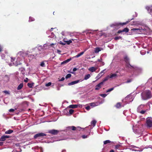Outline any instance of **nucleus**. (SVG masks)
<instances>
[{
    "label": "nucleus",
    "instance_id": "nucleus-1",
    "mask_svg": "<svg viewBox=\"0 0 152 152\" xmlns=\"http://www.w3.org/2000/svg\"><path fill=\"white\" fill-rule=\"evenodd\" d=\"M141 96L143 100H145L149 99L152 96L151 91L149 90H146L142 93Z\"/></svg>",
    "mask_w": 152,
    "mask_h": 152
},
{
    "label": "nucleus",
    "instance_id": "nucleus-2",
    "mask_svg": "<svg viewBox=\"0 0 152 152\" xmlns=\"http://www.w3.org/2000/svg\"><path fill=\"white\" fill-rule=\"evenodd\" d=\"M46 136V134L44 133H38L36 134H35L34 136V137L35 139L37 138V137H44Z\"/></svg>",
    "mask_w": 152,
    "mask_h": 152
},
{
    "label": "nucleus",
    "instance_id": "nucleus-3",
    "mask_svg": "<svg viewBox=\"0 0 152 152\" xmlns=\"http://www.w3.org/2000/svg\"><path fill=\"white\" fill-rule=\"evenodd\" d=\"M132 19H129L128 21H127L125 23H117L116 24V26H119L120 25L123 26L124 25H125L127 24L129 22H130Z\"/></svg>",
    "mask_w": 152,
    "mask_h": 152
},
{
    "label": "nucleus",
    "instance_id": "nucleus-4",
    "mask_svg": "<svg viewBox=\"0 0 152 152\" xmlns=\"http://www.w3.org/2000/svg\"><path fill=\"white\" fill-rule=\"evenodd\" d=\"M145 9L147 10L148 12L152 16V6H146ZM152 23V20H151Z\"/></svg>",
    "mask_w": 152,
    "mask_h": 152
},
{
    "label": "nucleus",
    "instance_id": "nucleus-5",
    "mask_svg": "<svg viewBox=\"0 0 152 152\" xmlns=\"http://www.w3.org/2000/svg\"><path fill=\"white\" fill-rule=\"evenodd\" d=\"M82 81V80H75L74 81H73L70 83H68V85L70 86L74 85L75 84H76V83H78L80 81L81 82Z\"/></svg>",
    "mask_w": 152,
    "mask_h": 152
},
{
    "label": "nucleus",
    "instance_id": "nucleus-6",
    "mask_svg": "<svg viewBox=\"0 0 152 152\" xmlns=\"http://www.w3.org/2000/svg\"><path fill=\"white\" fill-rule=\"evenodd\" d=\"M103 83L102 82H100L96 86L95 90H99L100 88H101V86L103 85Z\"/></svg>",
    "mask_w": 152,
    "mask_h": 152
},
{
    "label": "nucleus",
    "instance_id": "nucleus-7",
    "mask_svg": "<svg viewBox=\"0 0 152 152\" xmlns=\"http://www.w3.org/2000/svg\"><path fill=\"white\" fill-rule=\"evenodd\" d=\"M127 64L126 65V67H128L129 68L131 69V68H133L134 69H136L137 68L136 67L133 66H132L130 65L129 62V63H126Z\"/></svg>",
    "mask_w": 152,
    "mask_h": 152
},
{
    "label": "nucleus",
    "instance_id": "nucleus-8",
    "mask_svg": "<svg viewBox=\"0 0 152 152\" xmlns=\"http://www.w3.org/2000/svg\"><path fill=\"white\" fill-rule=\"evenodd\" d=\"M58 131L57 130L53 129L50 130L49 131V132L51 134L56 135L58 134Z\"/></svg>",
    "mask_w": 152,
    "mask_h": 152
},
{
    "label": "nucleus",
    "instance_id": "nucleus-9",
    "mask_svg": "<svg viewBox=\"0 0 152 152\" xmlns=\"http://www.w3.org/2000/svg\"><path fill=\"white\" fill-rule=\"evenodd\" d=\"M97 69V67H95L92 66L90 67L88 69V70L91 72H93L95 71Z\"/></svg>",
    "mask_w": 152,
    "mask_h": 152
},
{
    "label": "nucleus",
    "instance_id": "nucleus-10",
    "mask_svg": "<svg viewBox=\"0 0 152 152\" xmlns=\"http://www.w3.org/2000/svg\"><path fill=\"white\" fill-rule=\"evenodd\" d=\"M146 124H152V118H147L146 119Z\"/></svg>",
    "mask_w": 152,
    "mask_h": 152
},
{
    "label": "nucleus",
    "instance_id": "nucleus-11",
    "mask_svg": "<svg viewBox=\"0 0 152 152\" xmlns=\"http://www.w3.org/2000/svg\"><path fill=\"white\" fill-rule=\"evenodd\" d=\"M124 61L126 63H129V59L127 56H125L124 58Z\"/></svg>",
    "mask_w": 152,
    "mask_h": 152
},
{
    "label": "nucleus",
    "instance_id": "nucleus-12",
    "mask_svg": "<svg viewBox=\"0 0 152 152\" xmlns=\"http://www.w3.org/2000/svg\"><path fill=\"white\" fill-rule=\"evenodd\" d=\"M78 105L77 104H72L69 105L68 107L72 108H75L77 107Z\"/></svg>",
    "mask_w": 152,
    "mask_h": 152
},
{
    "label": "nucleus",
    "instance_id": "nucleus-13",
    "mask_svg": "<svg viewBox=\"0 0 152 152\" xmlns=\"http://www.w3.org/2000/svg\"><path fill=\"white\" fill-rule=\"evenodd\" d=\"M144 126L147 129H150L152 128V124H144Z\"/></svg>",
    "mask_w": 152,
    "mask_h": 152
},
{
    "label": "nucleus",
    "instance_id": "nucleus-14",
    "mask_svg": "<svg viewBox=\"0 0 152 152\" xmlns=\"http://www.w3.org/2000/svg\"><path fill=\"white\" fill-rule=\"evenodd\" d=\"M71 60V58H69L67 59V60L63 61V62L61 63V64H65L70 61Z\"/></svg>",
    "mask_w": 152,
    "mask_h": 152
},
{
    "label": "nucleus",
    "instance_id": "nucleus-15",
    "mask_svg": "<svg viewBox=\"0 0 152 152\" xmlns=\"http://www.w3.org/2000/svg\"><path fill=\"white\" fill-rule=\"evenodd\" d=\"M132 150L135 151H140V148L135 146H133L132 147Z\"/></svg>",
    "mask_w": 152,
    "mask_h": 152
},
{
    "label": "nucleus",
    "instance_id": "nucleus-16",
    "mask_svg": "<svg viewBox=\"0 0 152 152\" xmlns=\"http://www.w3.org/2000/svg\"><path fill=\"white\" fill-rule=\"evenodd\" d=\"M110 78L109 77V75H107V76H106L104 80H103L102 82L103 83H104L106 81H107V80H108V79Z\"/></svg>",
    "mask_w": 152,
    "mask_h": 152
},
{
    "label": "nucleus",
    "instance_id": "nucleus-17",
    "mask_svg": "<svg viewBox=\"0 0 152 152\" xmlns=\"http://www.w3.org/2000/svg\"><path fill=\"white\" fill-rule=\"evenodd\" d=\"M23 86V83H21L20 84L19 86H18L17 87V89L18 90H19L21 89Z\"/></svg>",
    "mask_w": 152,
    "mask_h": 152
},
{
    "label": "nucleus",
    "instance_id": "nucleus-18",
    "mask_svg": "<svg viewBox=\"0 0 152 152\" xmlns=\"http://www.w3.org/2000/svg\"><path fill=\"white\" fill-rule=\"evenodd\" d=\"M84 53V52L82 51L80 52L79 54H77V55H76L75 57V58H78L82 55Z\"/></svg>",
    "mask_w": 152,
    "mask_h": 152
},
{
    "label": "nucleus",
    "instance_id": "nucleus-19",
    "mask_svg": "<svg viewBox=\"0 0 152 152\" xmlns=\"http://www.w3.org/2000/svg\"><path fill=\"white\" fill-rule=\"evenodd\" d=\"M90 77L91 75L90 74H87L85 75L84 78V79L85 80H87L88 78H89Z\"/></svg>",
    "mask_w": 152,
    "mask_h": 152
},
{
    "label": "nucleus",
    "instance_id": "nucleus-20",
    "mask_svg": "<svg viewBox=\"0 0 152 152\" xmlns=\"http://www.w3.org/2000/svg\"><path fill=\"white\" fill-rule=\"evenodd\" d=\"M115 107L117 108H120L121 107V103L120 102L117 103L115 105Z\"/></svg>",
    "mask_w": 152,
    "mask_h": 152
},
{
    "label": "nucleus",
    "instance_id": "nucleus-21",
    "mask_svg": "<svg viewBox=\"0 0 152 152\" xmlns=\"http://www.w3.org/2000/svg\"><path fill=\"white\" fill-rule=\"evenodd\" d=\"M101 51V50L100 49V48H95V50L94 52L96 53H98L99 51Z\"/></svg>",
    "mask_w": 152,
    "mask_h": 152
},
{
    "label": "nucleus",
    "instance_id": "nucleus-22",
    "mask_svg": "<svg viewBox=\"0 0 152 152\" xmlns=\"http://www.w3.org/2000/svg\"><path fill=\"white\" fill-rule=\"evenodd\" d=\"M13 131L12 130H9L5 132L6 134H10L13 132Z\"/></svg>",
    "mask_w": 152,
    "mask_h": 152
},
{
    "label": "nucleus",
    "instance_id": "nucleus-23",
    "mask_svg": "<svg viewBox=\"0 0 152 152\" xmlns=\"http://www.w3.org/2000/svg\"><path fill=\"white\" fill-rule=\"evenodd\" d=\"M117 75L116 74H111L109 75V77L110 78H112L113 77H115L117 76Z\"/></svg>",
    "mask_w": 152,
    "mask_h": 152
},
{
    "label": "nucleus",
    "instance_id": "nucleus-24",
    "mask_svg": "<svg viewBox=\"0 0 152 152\" xmlns=\"http://www.w3.org/2000/svg\"><path fill=\"white\" fill-rule=\"evenodd\" d=\"M129 29L127 28H125L122 30L123 32H127L129 31Z\"/></svg>",
    "mask_w": 152,
    "mask_h": 152
},
{
    "label": "nucleus",
    "instance_id": "nucleus-25",
    "mask_svg": "<svg viewBox=\"0 0 152 152\" xmlns=\"http://www.w3.org/2000/svg\"><path fill=\"white\" fill-rule=\"evenodd\" d=\"M13 64L15 66H17L20 64V62L18 61H16L15 62H13Z\"/></svg>",
    "mask_w": 152,
    "mask_h": 152
},
{
    "label": "nucleus",
    "instance_id": "nucleus-26",
    "mask_svg": "<svg viewBox=\"0 0 152 152\" xmlns=\"http://www.w3.org/2000/svg\"><path fill=\"white\" fill-rule=\"evenodd\" d=\"M89 104L92 107H95L96 106V103L95 102H92L90 103Z\"/></svg>",
    "mask_w": 152,
    "mask_h": 152
},
{
    "label": "nucleus",
    "instance_id": "nucleus-27",
    "mask_svg": "<svg viewBox=\"0 0 152 152\" xmlns=\"http://www.w3.org/2000/svg\"><path fill=\"white\" fill-rule=\"evenodd\" d=\"M132 79H129L127 80V81H126L124 82V83H129L131 82L132 81Z\"/></svg>",
    "mask_w": 152,
    "mask_h": 152
},
{
    "label": "nucleus",
    "instance_id": "nucleus-28",
    "mask_svg": "<svg viewBox=\"0 0 152 152\" xmlns=\"http://www.w3.org/2000/svg\"><path fill=\"white\" fill-rule=\"evenodd\" d=\"M5 140L6 139L4 136H2L0 139V140L1 141H5Z\"/></svg>",
    "mask_w": 152,
    "mask_h": 152
},
{
    "label": "nucleus",
    "instance_id": "nucleus-29",
    "mask_svg": "<svg viewBox=\"0 0 152 152\" xmlns=\"http://www.w3.org/2000/svg\"><path fill=\"white\" fill-rule=\"evenodd\" d=\"M71 75L70 74H67L65 77V78L66 79H68V78H70L71 77Z\"/></svg>",
    "mask_w": 152,
    "mask_h": 152
},
{
    "label": "nucleus",
    "instance_id": "nucleus-30",
    "mask_svg": "<svg viewBox=\"0 0 152 152\" xmlns=\"http://www.w3.org/2000/svg\"><path fill=\"white\" fill-rule=\"evenodd\" d=\"M114 89V88H109V89H108L107 91H106V92H110L111 91H113V90Z\"/></svg>",
    "mask_w": 152,
    "mask_h": 152
},
{
    "label": "nucleus",
    "instance_id": "nucleus-31",
    "mask_svg": "<svg viewBox=\"0 0 152 152\" xmlns=\"http://www.w3.org/2000/svg\"><path fill=\"white\" fill-rule=\"evenodd\" d=\"M111 142V141L110 140H106L105 141H104V144H106L107 143H110Z\"/></svg>",
    "mask_w": 152,
    "mask_h": 152
},
{
    "label": "nucleus",
    "instance_id": "nucleus-32",
    "mask_svg": "<svg viewBox=\"0 0 152 152\" xmlns=\"http://www.w3.org/2000/svg\"><path fill=\"white\" fill-rule=\"evenodd\" d=\"M121 39V37L120 36L116 37H115L114 38V39L116 40H117L119 39Z\"/></svg>",
    "mask_w": 152,
    "mask_h": 152
},
{
    "label": "nucleus",
    "instance_id": "nucleus-33",
    "mask_svg": "<svg viewBox=\"0 0 152 152\" xmlns=\"http://www.w3.org/2000/svg\"><path fill=\"white\" fill-rule=\"evenodd\" d=\"M74 112V110L72 109H70L69 110V113L71 115Z\"/></svg>",
    "mask_w": 152,
    "mask_h": 152
},
{
    "label": "nucleus",
    "instance_id": "nucleus-34",
    "mask_svg": "<svg viewBox=\"0 0 152 152\" xmlns=\"http://www.w3.org/2000/svg\"><path fill=\"white\" fill-rule=\"evenodd\" d=\"M66 42L67 43V44L68 45L70 44V43H71L72 42V40H69V41H66Z\"/></svg>",
    "mask_w": 152,
    "mask_h": 152
},
{
    "label": "nucleus",
    "instance_id": "nucleus-35",
    "mask_svg": "<svg viewBox=\"0 0 152 152\" xmlns=\"http://www.w3.org/2000/svg\"><path fill=\"white\" fill-rule=\"evenodd\" d=\"M34 20V19L32 17H30L29 18V21H32Z\"/></svg>",
    "mask_w": 152,
    "mask_h": 152
},
{
    "label": "nucleus",
    "instance_id": "nucleus-36",
    "mask_svg": "<svg viewBox=\"0 0 152 152\" xmlns=\"http://www.w3.org/2000/svg\"><path fill=\"white\" fill-rule=\"evenodd\" d=\"M27 86H28L29 88H32V84L31 83H28V84H27Z\"/></svg>",
    "mask_w": 152,
    "mask_h": 152
},
{
    "label": "nucleus",
    "instance_id": "nucleus-37",
    "mask_svg": "<svg viewBox=\"0 0 152 152\" xmlns=\"http://www.w3.org/2000/svg\"><path fill=\"white\" fill-rule=\"evenodd\" d=\"M97 123V121L95 120H94L92 121L91 124H96Z\"/></svg>",
    "mask_w": 152,
    "mask_h": 152
},
{
    "label": "nucleus",
    "instance_id": "nucleus-38",
    "mask_svg": "<svg viewBox=\"0 0 152 152\" xmlns=\"http://www.w3.org/2000/svg\"><path fill=\"white\" fill-rule=\"evenodd\" d=\"M121 146L120 145H117L115 146V148L116 149H119L120 148V147Z\"/></svg>",
    "mask_w": 152,
    "mask_h": 152
},
{
    "label": "nucleus",
    "instance_id": "nucleus-39",
    "mask_svg": "<svg viewBox=\"0 0 152 152\" xmlns=\"http://www.w3.org/2000/svg\"><path fill=\"white\" fill-rule=\"evenodd\" d=\"M85 108L87 110H90V107L89 106H87V107H85Z\"/></svg>",
    "mask_w": 152,
    "mask_h": 152
},
{
    "label": "nucleus",
    "instance_id": "nucleus-40",
    "mask_svg": "<svg viewBox=\"0 0 152 152\" xmlns=\"http://www.w3.org/2000/svg\"><path fill=\"white\" fill-rule=\"evenodd\" d=\"M45 64L44 62H42L40 64V66L42 67H44L45 66Z\"/></svg>",
    "mask_w": 152,
    "mask_h": 152
},
{
    "label": "nucleus",
    "instance_id": "nucleus-41",
    "mask_svg": "<svg viewBox=\"0 0 152 152\" xmlns=\"http://www.w3.org/2000/svg\"><path fill=\"white\" fill-rule=\"evenodd\" d=\"M138 112L140 113H141L142 114H144L145 113V110H141V111H140V112L138 111Z\"/></svg>",
    "mask_w": 152,
    "mask_h": 152
},
{
    "label": "nucleus",
    "instance_id": "nucleus-42",
    "mask_svg": "<svg viewBox=\"0 0 152 152\" xmlns=\"http://www.w3.org/2000/svg\"><path fill=\"white\" fill-rule=\"evenodd\" d=\"M51 84V82H49L48 83H47L45 84V86H50Z\"/></svg>",
    "mask_w": 152,
    "mask_h": 152
},
{
    "label": "nucleus",
    "instance_id": "nucleus-43",
    "mask_svg": "<svg viewBox=\"0 0 152 152\" xmlns=\"http://www.w3.org/2000/svg\"><path fill=\"white\" fill-rule=\"evenodd\" d=\"M100 96L103 97H105L107 96V94H100Z\"/></svg>",
    "mask_w": 152,
    "mask_h": 152
},
{
    "label": "nucleus",
    "instance_id": "nucleus-44",
    "mask_svg": "<svg viewBox=\"0 0 152 152\" xmlns=\"http://www.w3.org/2000/svg\"><path fill=\"white\" fill-rule=\"evenodd\" d=\"M82 137L83 139H85V138H87L88 137V136L87 135H83L82 136Z\"/></svg>",
    "mask_w": 152,
    "mask_h": 152
},
{
    "label": "nucleus",
    "instance_id": "nucleus-45",
    "mask_svg": "<svg viewBox=\"0 0 152 152\" xmlns=\"http://www.w3.org/2000/svg\"><path fill=\"white\" fill-rule=\"evenodd\" d=\"M105 70V69H104V70H102V71L99 73L98 75V76H100V75L102 73H104V70Z\"/></svg>",
    "mask_w": 152,
    "mask_h": 152
},
{
    "label": "nucleus",
    "instance_id": "nucleus-46",
    "mask_svg": "<svg viewBox=\"0 0 152 152\" xmlns=\"http://www.w3.org/2000/svg\"><path fill=\"white\" fill-rule=\"evenodd\" d=\"M132 30L133 31H138V30H140V29L139 28H133Z\"/></svg>",
    "mask_w": 152,
    "mask_h": 152
},
{
    "label": "nucleus",
    "instance_id": "nucleus-47",
    "mask_svg": "<svg viewBox=\"0 0 152 152\" xmlns=\"http://www.w3.org/2000/svg\"><path fill=\"white\" fill-rule=\"evenodd\" d=\"M15 111V110L13 109H11L9 110V111L10 112H13Z\"/></svg>",
    "mask_w": 152,
    "mask_h": 152
},
{
    "label": "nucleus",
    "instance_id": "nucleus-48",
    "mask_svg": "<svg viewBox=\"0 0 152 152\" xmlns=\"http://www.w3.org/2000/svg\"><path fill=\"white\" fill-rule=\"evenodd\" d=\"M28 78H26V79L24 80V82L26 83H27L28 81Z\"/></svg>",
    "mask_w": 152,
    "mask_h": 152
},
{
    "label": "nucleus",
    "instance_id": "nucleus-49",
    "mask_svg": "<svg viewBox=\"0 0 152 152\" xmlns=\"http://www.w3.org/2000/svg\"><path fill=\"white\" fill-rule=\"evenodd\" d=\"M71 128L73 130H75L76 129V128L74 126H72Z\"/></svg>",
    "mask_w": 152,
    "mask_h": 152
},
{
    "label": "nucleus",
    "instance_id": "nucleus-50",
    "mask_svg": "<svg viewBox=\"0 0 152 152\" xmlns=\"http://www.w3.org/2000/svg\"><path fill=\"white\" fill-rule=\"evenodd\" d=\"M123 32L122 30H118V32H117V34H120L122 32Z\"/></svg>",
    "mask_w": 152,
    "mask_h": 152
},
{
    "label": "nucleus",
    "instance_id": "nucleus-51",
    "mask_svg": "<svg viewBox=\"0 0 152 152\" xmlns=\"http://www.w3.org/2000/svg\"><path fill=\"white\" fill-rule=\"evenodd\" d=\"M11 61L12 62H13V61H14L15 60V58H13V57H11Z\"/></svg>",
    "mask_w": 152,
    "mask_h": 152
},
{
    "label": "nucleus",
    "instance_id": "nucleus-52",
    "mask_svg": "<svg viewBox=\"0 0 152 152\" xmlns=\"http://www.w3.org/2000/svg\"><path fill=\"white\" fill-rule=\"evenodd\" d=\"M65 79V78L64 77H62L61 78V79L59 80V81H63Z\"/></svg>",
    "mask_w": 152,
    "mask_h": 152
},
{
    "label": "nucleus",
    "instance_id": "nucleus-53",
    "mask_svg": "<svg viewBox=\"0 0 152 152\" xmlns=\"http://www.w3.org/2000/svg\"><path fill=\"white\" fill-rule=\"evenodd\" d=\"M61 52V51L58 50H57V53L59 54H60V53Z\"/></svg>",
    "mask_w": 152,
    "mask_h": 152
},
{
    "label": "nucleus",
    "instance_id": "nucleus-54",
    "mask_svg": "<svg viewBox=\"0 0 152 152\" xmlns=\"http://www.w3.org/2000/svg\"><path fill=\"white\" fill-rule=\"evenodd\" d=\"M77 70V69L76 68H73V72H75V71H76Z\"/></svg>",
    "mask_w": 152,
    "mask_h": 152
},
{
    "label": "nucleus",
    "instance_id": "nucleus-55",
    "mask_svg": "<svg viewBox=\"0 0 152 152\" xmlns=\"http://www.w3.org/2000/svg\"><path fill=\"white\" fill-rule=\"evenodd\" d=\"M5 137V139L9 137V136L7 135H4Z\"/></svg>",
    "mask_w": 152,
    "mask_h": 152
},
{
    "label": "nucleus",
    "instance_id": "nucleus-56",
    "mask_svg": "<svg viewBox=\"0 0 152 152\" xmlns=\"http://www.w3.org/2000/svg\"><path fill=\"white\" fill-rule=\"evenodd\" d=\"M4 92L6 94H9V93L7 91H4Z\"/></svg>",
    "mask_w": 152,
    "mask_h": 152
},
{
    "label": "nucleus",
    "instance_id": "nucleus-57",
    "mask_svg": "<svg viewBox=\"0 0 152 152\" xmlns=\"http://www.w3.org/2000/svg\"><path fill=\"white\" fill-rule=\"evenodd\" d=\"M137 125H136V126H134V125H133V129L134 130V129H135V126H136Z\"/></svg>",
    "mask_w": 152,
    "mask_h": 152
},
{
    "label": "nucleus",
    "instance_id": "nucleus-58",
    "mask_svg": "<svg viewBox=\"0 0 152 152\" xmlns=\"http://www.w3.org/2000/svg\"><path fill=\"white\" fill-rule=\"evenodd\" d=\"M60 44H61V45H65V43H63V42H61V43H60Z\"/></svg>",
    "mask_w": 152,
    "mask_h": 152
},
{
    "label": "nucleus",
    "instance_id": "nucleus-59",
    "mask_svg": "<svg viewBox=\"0 0 152 152\" xmlns=\"http://www.w3.org/2000/svg\"><path fill=\"white\" fill-rule=\"evenodd\" d=\"M102 59H98V61H99V62H101V61H102Z\"/></svg>",
    "mask_w": 152,
    "mask_h": 152
},
{
    "label": "nucleus",
    "instance_id": "nucleus-60",
    "mask_svg": "<svg viewBox=\"0 0 152 152\" xmlns=\"http://www.w3.org/2000/svg\"><path fill=\"white\" fill-rule=\"evenodd\" d=\"M53 29H54V28H51V29H50V31H52Z\"/></svg>",
    "mask_w": 152,
    "mask_h": 152
},
{
    "label": "nucleus",
    "instance_id": "nucleus-61",
    "mask_svg": "<svg viewBox=\"0 0 152 152\" xmlns=\"http://www.w3.org/2000/svg\"><path fill=\"white\" fill-rule=\"evenodd\" d=\"M110 152H114V151L113 150H111L110 151Z\"/></svg>",
    "mask_w": 152,
    "mask_h": 152
},
{
    "label": "nucleus",
    "instance_id": "nucleus-62",
    "mask_svg": "<svg viewBox=\"0 0 152 152\" xmlns=\"http://www.w3.org/2000/svg\"><path fill=\"white\" fill-rule=\"evenodd\" d=\"M55 45V44H54V43H53L51 44L50 45V46H52V45Z\"/></svg>",
    "mask_w": 152,
    "mask_h": 152
},
{
    "label": "nucleus",
    "instance_id": "nucleus-63",
    "mask_svg": "<svg viewBox=\"0 0 152 152\" xmlns=\"http://www.w3.org/2000/svg\"><path fill=\"white\" fill-rule=\"evenodd\" d=\"M2 51V48H0V52H1Z\"/></svg>",
    "mask_w": 152,
    "mask_h": 152
},
{
    "label": "nucleus",
    "instance_id": "nucleus-64",
    "mask_svg": "<svg viewBox=\"0 0 152 152\" xmlns=\"http://www.w3.org/2000/svg\"><path fill=\"white\" fill-rule=\"evenodd\" d=\"M69 72L72 74H74V73L73 72Z\"/></svg>",
    "mask_w": 152,
    "mask_h": 152
}]
</instances>
